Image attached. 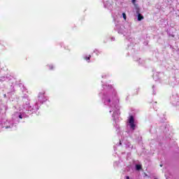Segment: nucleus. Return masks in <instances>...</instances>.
Here are the masks:
<instances>
[{
	"label": "nucleus",
	"instance_id": "39448f33",
	"mask_svg": "<svg viewBox=\"0 0 179 179\" xmlns=\"http://www.w3.org/2000/svg\"><path fill=\"white\" fill-rule=\"evenodd\" d=\"M20 113V112L15 113L13 116V120H19V114Z\"/></svg>",
	"mask_w": 179,
	"mask_h": 179
},
{
	"label": "nucleus",
	"instance_id": "f8f14e48",
	"mask_svg": "<svg viewBox=\"0 0 179 179\" xmlns=\"http://www.w3.org/2000/svg\"><path fill=\"white\" fill-rule=\"evenodd\" d=\"M126 179H129V176H126Z\"/></svg>",
	"mask_w": 179,
	"mask_h": 179
},
{
	"label": "nucleus",
	"instance_id": "7ed1b4c3",
	"mask_svg": "<svg viewBox=\"0 0 179 179\" xmlns=\"http://www.w3.org/2000/svg\"><path fill=\"white\" fill-rule=\"evenodd\" d=\"M129 124L133 131H135V128L136 127V124H135V118L132 115H131L129 118Z\"/></svg>",
	"mask_w": 179,
	"mask_h": 179
},
{
	"label": "nucleus",
	"instance_id": "dca6fc26",
	"mask_svg": "<svg viewBox=\"0 0 179 179\" xmlns=\"http://www.w3.org/2000/svg\"><path fill=\"white\" fill-rule=\"evenodd\" d=\"M112 40H113V41H114V40H115V38H112Z\"/></svg>",
	"mask_w": 179,
	"mask_h": 179
},
{
	"label": "nucleus",
	"instance_id": "423d86ee",
	"mask_svg": "<svg viewBox=\"0 0 179 179\" xmlns=\"http://www.w3.org/2000/svg\"><path fill=\"white\" fill-rule=\"evenodd\" d=\"M138 13V22H141V20H143V15L142 14L139 13V12L137 11Z\"/></svg>",
	"mask_w": 179,
	"mask_h": 179
},
{
	"label": "nucleus",
	"instance_id": "9d476101",
	"mask_svg": "<svg viewBox=\"0 0 179 179\" xmlns=\"http://www.w3.org/2000/svg\"><path fill=\"white\" fill-rule=\"evenodd\" d=\"M13 124H11V125H10V126H6V129H9V128H13Z\"/></svg>",
	"mask_w": 179,
	"mask_h": 179
},
{
	"label": "nucleus",
	"instance_id": "5701e85b",
	"mask_svg": "<svg viewBox=\"0 0 179 179\" xmlns=\"http://www.w3.org/2000/svg\"><path fill=\"white\" fill-rule=\"evenodd\" d=\"M109 87H111V86L109 85Z\"/></svg>",
	"mask_w": 179,
	"mask_h": 179
},
{
	"label": "nucleus",
	"instance_id": "a211bd4d",
	"mask_svg": "<svg viewBox=\"0 0 179 179\" xmlns=\"http://www.w3.org/2000/svg\"><path fill=\"white\" fill-rule=\"evenodd\" d=\"M132 2H135V0H132Z\"/></svg>",
	"mask_w": 179,
	"mask_h": 179
},
{
	"label": "nucleus",
	"instance_id": "20e7f679",
	"mask_svg": "<svg viewBox=\"0 0 179 179\" xmlns=\"http://www.w3.org/2000/svg\"><path fill=\"white\" fill-rule=\"evenodd\" d=\"M38 101L39 103H41V104H43V103H44V101L47 100L45 99V96H44V92H40L38 94Z\"/></svg>",
	"mask_w": 179,
	"mask_h": 179
},
{
	"label": "nucleus",
	"instance_id": "4468645a",
	"mask_svg": "<svg viewBox=\"0 0 179 179\" xmlns=\"http://www.w3.org/2000/svg\"><path fill=\"white\" fill-rule=\"evenodd\" d=\"M152 89H153V90H155V85L152 86Z\"/></svg>",
	"mask_w": 179,
	"mask_h": 179
},
{
	"label": "nucleus",
	"instance_id": "ddd939ff",
	"mask_svg": "<svg viewBox=\"0 0 179 179\" xmlns=\"http://www.w3.org/2000/svg\"><path fill=\"white\" fill-rule=\"evenodd\" d=\"M94 52L97 53V50H94Z\"/></svg>",
	"mask_w": 179,
	"mask_h": 179
},
{
	"label": "nucleus",
	"instance_id": "f3484780",
	"mask_svg": "<svg viewBox=\"0 0 179 179\" xmlns=\"http://www.w3.org/2000/svg\"><path fill=\"white\" fill-rule=\"evenodd\" d=\"M50 69H52V66H50Z\"/></svg>",
	"mask_w": 179,
	"mask_h": 179
},
{
	"label": "nucleus",
	"instance_id": "4be33fe9",
	"mask_svg": "<svg viewBox=\"0 0 179 179\" xmlns=\"http://www.w3.org/2000/svg\"><path fill=\"white\" fill-rule=\"evenodd\" d=\"M120 145H121V142H120Z\"/></svg>",
	"mask_w": 179,
	"mask_h": 179
},
{
	"label": "nucleus",
	"instance_id": "6ab92c4d",
	"mask_svg": "<svg viewBox=\"0 0 179 179\" xmlns=\"http://www.w3.org/2000/svg\"><path fill=\"white\" fill-rule=\"evenodd\" d=\"M118 33H120V31H118ZM122 34V32H121Z\"/></svg>",
	"mask_w": 179,
	"mask_h": 179
},
{
	"label": "nucleus",
	"instance_id": "412c9836",
	"mask_svg": "<svg viewBox=\"0 0 179 179\" xmlns=\"http://www.w3.org/2000/svg\"><path fill=\"white\" fill-rule=\"evenodd\" d=\"M163 165H160L161 167H162Z\"/></svg>",
	"mask_w": 179,
	"mask_h": 179
},
{
	"label": "nucleus",
	"instance_id": "f257e3e1",
	"mask_svg": "<svg viewBox=\"0 0 179 179\" xmlns=\"http://www.w3.org/2000/svg\"><path fill=\"white\" fill-rule=\"evenodd\" d=\"M103 101L105 106H108L110 107L109 113H113L112 115L113 121L117 124L120 118V106L118 103L114 101H112L110 98L104 96L103 98Z\"/></svg>",
	"mask_w": 179,
	"mask_h": 179
},
{
	"label": "nucleus",
	"instance_id": "9b49d317",
	"mask_svg": "<svg viewBox=\"0 0 179 179\" xmlns=\"http://www.w3.org/2000/svg\"><path fill=\"white\" fill-rule=\"evenodd\" d=\"M85 59H86L87 61L89 60V59H90V55L89 57H85Z\"/></svg>",
	"mask_w": 179,
	"mask_h": 179
},
{
	"label": "nucleus",
	"instance_id": "0eeeda50",
	"mask_svg": "<svg viewBox=\"0 0 179 179\" xmlns=\"http://www.w3.org/2000/svg\"><path fill=\"white\" fill-rule=\"evenodd\" d=\"M136 170H137V171H139V170H142V165L136 164Z\"/></svg>",
	"mask_w": 179,
	"mask_h": 179
},
{
	"label": "nucleus",
	"instance_id": "f03ea898",
	"mask_svg": "<svg viewBox=\"0 0 179 179\" xmlns=\"http://www.w3.org/2000/svg\"><path fill=\"white\" fill-rule=\"evenodd\" d=\"M24 108L28 112L27 114H33V113L36 112V109L33 108L31 106H30V102L29 101H27L24 105Z\"/></svg>",
	"mask_w": 179,
	"mask_h": 179
},
{
	"label": "nucleus",
	"instance_id": "2eb2a0df",
	"mask_svg": "<svg viewBox=\"0 0 179 179\" xmlns=\"http://www.w3.org/2000/svg\"><path fill=\"white\" fill-rule=\"evenodd\" d=\"M153 94H156V92H155V91L153 92Z\"/></svg>",
	"mask_w": 179,
	"mask_h": 179
},
{
	"label": "nucleus",
	"instance_id": "1a4fd4ad",
	"mask_svg": "<svg viewBox=\"0 0 179 179\" xmlns=\"http://www.w3.org/2000/svg\"><path fill=\"white\" fill-rule=\"evenodd\" d=\"M18 118H20V120H22L23 118V115L20 113L19 115H18Z\"/></svg>",
	"mask_w": 179,
	"mask_h": 179
},
{
	"label": "nucleus",
	"instance_id": "aec40b11",
	"mask_svg": "<svg viewBox=\"0 0 179 179\" xmlns=\"http://www.w3.org/2000/svg\"><path fill=\"white\" fill-rule=\"evenodd\" d=\"M104 6H105V8H107V6L106 5Z\"/></svg>",
	"mask_w": 179,
	"mask_h": 179
},
{
	"label": "nucleus",
	"instance_id": "6e6552de",
	"mask_svg": "<svg viewBox=\"0 0 179 179\" xmlns=\"http://www.w3.org/2000/svg\"><path fill=\"white\" fill-rule=\"evenodd\" d=\"M122 16L124 20H127V14H125V13H122Z\"/></svg>",
	"mask_w": 179,
	"mask_h": 179
}]
</instances>
